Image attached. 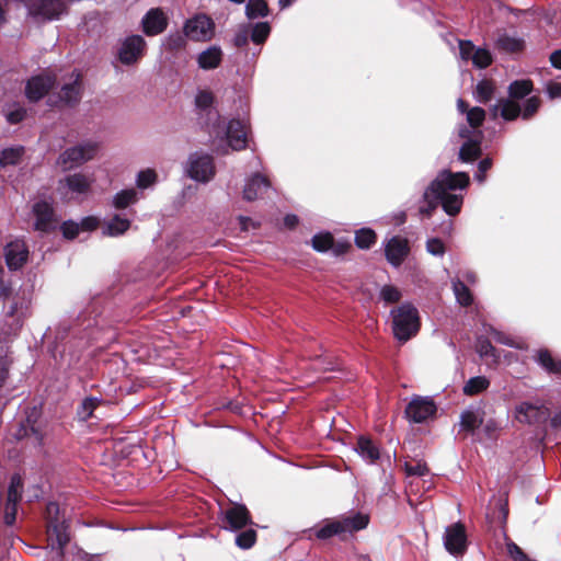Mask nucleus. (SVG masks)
<instances>
[{
  "label": "nucleus",
  "mask_w": 561,
  "mask_h": 561,
  "mask_svg": "<svg viewBox=\"0 0 561 561\" xmlns=\"http://www.w3.org/2000/svg\"><path fill=\"white\" fill-rule=\"evenodd\" d=\"M457 108L461 113H466L467 122L472 128L479 127L485 117V112L481 107H472L468 110V105L461 99L457 101Z\"/></svg>",
  "instance_id": "29"
},
{
  "label": "nucleus",
  "mask_w": 561,
  "mask_h": 561,
  "mask_svg": "<svg viewBox=\"0 0 561 561\" xmlns=\"http://www.w3.org/2000/svg\"><path fill=\"white\" fill-rule=\"evenodd\" d=\"M547 91L551 99L561 98V83H549Z\"/></svg>",
  "instance_id": "60"
},
{
  "label": "nucleus",
  "mask_w": 561,
  "mask_h": 561,
  "mask_svg": "<svg viewBox=\"0 0 561 561\" xmlns=\"http://www.w3.org/2000/svg\"><path fill=\"white\" fill-rule=\"evenodd\" d=\"M356 245L360 249H369L376 242V233L369 228H363L356 231Z\"/></svg>",
  "instance_id": "40"
},
{
  "label": "nucleus",
  "mask_w": 561,
  "mask_h": 561,
  "mask_svg": "<svg viewBox=\"0 0 561 561\" xmlns=\"http://www.w3.org/2000/svg\"><path fill=\"white\" fill-rule=\"evenodd\" d=\"M405 472L408 476H417L423 477L428 472V468L425 463L416 461V462H407L405 463Z\"/></svg>",
  "instance_id": "51"
},
{
  "label": "nucleus",
  "mask_w": 561,
  "mask_h": 561,
  "mask_svg": "<svg viewBox=\"0 0 561 561\" xmlns=\"http://www.w3.org/2000/svg\"><path fill=\"white\" fill-rule=\"evenodd\" d=\"M491 111L494 117L500 115L506 121L515 119L522 113L519 105L512 100L499 101Z\"/></svg>",
  "instance_id": "26"
},
{
  "label": "nucleus",
  "mask_w": 561,
  "mask_h": 561,
  "mask_svg": "<svg viewBox=\"0 0 561 561\" xmlns=\"http://www.w3.org/2000/svg\"><path fill=\"white\" fill-rule=\"evenodd\" d=\"M270 182L266 178L255 174L247 180L243 188V198L252 202L262 197L270 188Z\"/></svg>",
  "instance_id": "23"
},
{
  "label": "nucleus",
  "mask_w": 561,
  "mask_h": 561,
  "mask_svg": "<svg viewBox=\"0 0 561 561\" xmlns=\"http://www.w3.org/2000/svg\"><path fill=\"white\" fill-rule=\"evenodd\" d=\"M60 102L72 105L79 102L81 98V79L80 75L72 72L68 80L62 84L60 91Z\"/></svg>",
  "instance_id": "20"
},
{
  "label": "nucleus",
  "mask_w": 561,
  "mask_h": 561,
  "mask_svg": "<svg viewBox=\"0 0 561 561\" xmlns=\"http://www.w3.org/2000/svg\"><path fill=\"white\" fill-rule=\"evenodd\" d=\"M539 105H540V101L538 98L533 96V98L528 99L526 101L525 108L522 112L523 118L527 119L531 115H534L537 112Z\"/></svg>",
  "instance_id": "53"
},
{
  "label": "nucleus",
  "mask_w": 561,
  "mask_h": 561,
  "mask_svg": "<svg viewBox=\"0 0 561 561\" xmlns=\"http://www.w3.org/2000/svg\"><path fill=\"white\" fill-rule=\"evenodd\" d=\"M24 154L22 146L5 148L0 152V167L16 165L21 162Z\"/></svg>",
  "instance_id": "32"
},
{
  "label": "nucleus",
  "mask_w": 561,
  "mask_h": 561,
  "mask_svg": "<svg viewBox=\"0 0 561 561\" xmlns=\"http://www.w3.org/2000/svg\"><path fill=\"white\" fill-rule=\"evenodd\" d=\"M28 306L30 299L28 297H26L25 294H23L22 296H14L12 304L5 311V318L8 319L11 327L9 331L10 333L15 332L21 328L23 319L26 316Z\"/></svg>",
  "instance_id": "14"
},
{
  "label": "nucleus",
  "mask_w": 561,
  "mask_h": 561,
  "mask_svg": "<svg viewBox=\"0 0 561 561\" xmlns=\"http://www.w3.org/2000/svg\"><path fill=\"white\" fill-rule=\"evenodd\" d=\"M533 84L529 80L514 81L510 85V96L513 99H522L530 93Z\"/></svg>",
  "instance_id": "42"
},
{
  "label": "nucleus",
  "mask_w": 561,
  "mask_h": 561,
  "mask_svg": "<svg viewBox=\"0 0 561 561\" xmlns=\"http://www.w3.org/2000/svg\"><path fill=\"white\" fill-rule=\"evenodd\" d=\"M311 243L314 250L319 252H324L332 247L333 237L328 232L318 233L312 238Z\"/></svg>",
  "instance_id": "44"
},
{
  "label": "nucleus",
  "mask_w": 561,
  "mask_h": 561,
  "mask_svg": "<svg viewBox=\"0 0 561 561\" xmlns=\"http://www.w3.org/2000/svg\"><path fill=\"white\" fill-rule=\"evenodd\" d=\"M536 360L546 371L561 374V358L553 357L548 350H539Z\"/></svg>",
  "instance_id": "28"
},
{
  "label": "nucleus",
  "mask_w": 561,
  "mask_h": 561,
  "mask_svg": "<svg viewBox=\"0 0 561 561\" xmlns=\"http://www.w3.org/2000/svg\"><path fill=\"white\" fill-rule=\"evenodd\" d=\"M513 417L516 422L525 425H539L549 417L548 408L539 400L522 401L513 410Z\"/></svg>",
  "instance_id": "6"
},
{
  "label": "nucleus",
  "mask_w": 561,
  "mask_h": 561,
  "mask_svg": "<svg viewBox=\"0 0 561 561\" xmlns=\"http://www.w3.org/2000/svg\"><path fill=\"white\" fill-rule=\"evenodd\" d=\"M270 32L271 28L267 23H256L252 30L251 39L256 44H261L267 38Z\"/></svg>",
  "instance_id": "47"
},
{
  "label": "nucleus",
  "mask_w": 561,
  "mask_h": 561,
  "mask_svg": "<svg viewBox=\"0 0 561 561\" xmlns=\"http://www.w3.org/2000/svg\"><path fill=\"white\" fill-rule=\"evenodd\" d=\"M186 175L199 183L210 182L216 174V167L210 154L205 152H193L185 164Z\"/></svg>",
  "instance_id": "4"
},
{
  "label": "nucleus",
  "mask_w": 561,
  "mask_h": 561,
  "mask_svg": "<svg viewBox=\"0 0 561 561\" xmlns=\"http://www.w3.org/2000/svg\"><path fill=\"white\" fill-rule=\"evenodd\" d=\"M26 111L21 106H16L13 110H8L7 119L11 124L20 123L25 117Z\"/></svg>",
  "instance_id": "55"
},
{
  "label": "nucleus",
  "mask_w": 561,
  "mask_h": 561,
  "mask_svg": "<svg viewBox=\"0 0 561 561\" xmlns=\"http://www.w3.org/2000/svg\"><path fill=\"white\" fill-rule=\"evenodd\" d=\"M146 48L145 39L139 35L125 38L118 49V59L124 65L137 62L144 55Z\"/></svg>",
  "instance_id": "12"
},
{
  "label": "nucleus",
  "mask_w": 561,
  "mask_h": 561,
  "mask_svg": "<svg viewBox=\"0 0 561 561\" xmlns=\"http://www.w3.org/2000/svg\"><path fill=\"white\" fill-rule=\"evenodd\" d=\"M356 450L363 459L369 462L376 461L380 456L379 448L365 436L358 438Z\"/></svg>",
  "instance_id": "30"
},
{
  "label": "nucleus",
  "mask_w": 561,
  "mask_h": 561,
  "mask_svg": "<svg viewBox=\"0 0 561 561\" xmlns=\"http://www.w3.org/2000/svg\"><path fill=\"white\" fill-rule=\"evenodd\" d=\"M185 35L196 42H206L215 34V24L206 14L199 13L187 20L184 25Z\"/></svg>",
  "instance_id": "9"
},
{
  "label": "nucleus",
  "mask_w": 561,
  "mask_h": 561,
  "mask_svg": "<svg viewBox=\"0 0 561 561\" xmlns=\"http://www.w3.org/2000/svg\"><path fill=\"white\" fill-rule=\"evenodd\" d=\"M239 222H240V226H241L242 230H248L250 228H254L255 227L254 222L249 217L241 216L239 218Z\"/></svg>",
  "instance_id": "64"
},
{
  "label": "nucleus",
  "mask_w": 561,
  "mask_h": 561,
  "mask_svg": "<svg viewBox=\"0 0 561 561\" xmlns=\"http://www.w3.org/2000/svg\"><path fill=\"white\" fill-rule=\"evenodd\" d=\"M469 183V176L463 172L450 173L442 171L430 184L423 194V205L420 206V214L430 217L442 203L444 210L450 215H457L462 206V195L453 193L456 190L465 188Z\"/></svg>",
  "instance_id": "1"
},
{
  "label": "nucleus",
  "mask_w": 561,
  "mask_h": 561,
  "mask_svg": "<svg viewBox=\"0 0 561 561\" xmlns=\"http://www.w3.org/2000/svg\"><path fill=\"white\" fill-rule=\"evenodd\" d=\"M453 289L457 301L462 306H469L472 302V296L468 287L460 280L453 282Z\"/></svg>",
  "instance_id": "41"
},
{
  "label": "nucleus",
  "mask_w": 561,
  "mask_h": 561,
  "mask_svg": "<svg viewBox=\"0 0 561 561\" xmlns=\"http://www.w3.org/2000/svg\"><path fill=\"white\" fill-rule=\"evenodd\" d=\"M30 15L38 20L58 19L66 11L65 0H20Z\"/></svg>",
  "instance_id": "7"
},
{
  "label": "nucleus",
  "mask_w": 561,
  "mask_h": 561,
  "mask_svg": "<svg viewBox=\"0 0 561 561\" xmlns=\"http://www.w3.org/2000/svg\"><path fill=\"white\" fill-rule=\"evenodd\" d=\"M466 531L461 524L457 523L446 528L444 545L451 554H461L466 550Z\"/></svg>",
  "instance_id": "16"
},
{
  "label": "nucleus",
  "mask_w": 561,
  "mask_h": 561,
  "mask_svg": "<svg viewBox=\"0 0 561 561\" xmlns=\"http://www.w3.org/2000/svg\"><path fill=\"white\" fill-rule=\"evenodd\" d=\"M483 423V411L480 409L466 410L460 416V426L462 430L472 432Z\"/></svg>",
  "instance_id": "31"
},
{
  "label": "nucleus",
  "mask_w": 561,
  "mask_h": 561,
  "mask_svg": "<svg viewBox=\"0 0 561 561\" xmlns=\"http://www.w3.org/2000/svg\"><path fill=\"white\" fill-rule=\"evenodd\" d=\"M100 221L94 216L85 217L79 222L81 231H92L98 228Z\"/></svg>",
  "instance_id": "57"
},
{
  "label": "nucleus",
  "mask_w": 561,
  "mask_h": 561,
  "mask_svg": "<svg viewBox=\"0 0 561 561\" xmlns=\"http://www.w3.org/2000/svg\"><path fill=\"white\" fill-rule=\"evenodd\" d=\"M255 539H256L255 531L252 529H249V530H245V531L239 534L236 537V543L238 547H240L242 549H249L254 545Z\"/></svg>",
  "instance_id": "49"
},
{
  "label": "nucleus",
  "mask_w": 561,
  "mask_h": 561,
  "mask_svg": "<svg viewBox=\"0 0 561 561\" xmlns=\"http://www.w3.org/2000/svg\"><path fill=\"white\" fill-rule=\"evenodd\" d=\"M167 24V18L160 9L149 10L142 19L144 32L150 36L162 33Z\"/></svg>",
  "instance_id": "22"
},
{
  "label": "nucleus",
  "mask_w": 561,
  "mask_h": 561,
  "mask_svg": "<svg viewBox=\"0 0 561 561\" xmlns=\"http://www.w3.org/2000/svg\"><path fill=\"white\" fill-rule=\"evenodd\" d=\"M436 413V405L428 397H414L405 409V416L410 422L424 423Z\"/></svg>",
  "instance_id": "10"
},
{
  "label": "nucleus",
  "mask_w": 561,
  "mask_h": 561,
  "mask_svg": "<svg viewBox=\"0 0 561 561\" xmlns=\"http://www.w3.org/2000/svg\"><path fill=\"white\" fill-rule=\"evenodd\" d=\"M481 133H478V139L468 140L460 149L459 157L463 161H472L480 154V139Z\"/></svg>",
  "instance_id": "35"
},
{
  "label": "nucleus",
  "mask_w": 561,
  "mask_h": 561,
  "mask_svg": "<svg viewBox=\"0 0 561 561\" xmlns=\"http://www.w3.org/2000/svg\"><path fill=\"white\" fill-rule=\"evenodd\" d=\"M98 403L99 402L95 398L85 399L78 411L79 416L82 420H87L88 417H90L94 409L98 407Z\"/></svg>",
  "instance_id": "50"
},
{
  "label": "nucleus",
  "mask_w": 561,
  "mask_h": 561,
  "mask_svg": "<svg viewBox=\"0 0 561 561\" xmlns=\"http://www.w3.org/2000/svg\"><path fill=\"white\" fill-rule=\"evenodd\" d=\"M410 247L407 239L401 237H392L385 244V255L387 261L394 267L402 264L409 255Z\"/></svg>",
  "instance_id": "15"
},
{
  "label": "nucleus",
  "mask_w": 561,
  "mask_h": 561,
  "mask_svg": "<svg viewBox=\"0 0 561 561\" xmlns=\"http://www.w3.org/2000/svg\"><path fill=\"white\" fill-rule=\"evenodd\" d=\"M16 505L18 502H9V500L7 501L4 514L5 524L12 525L14 523L16 515Z\"/></svg>",
  "instance_id": "56"
},
{
  "label": "nucleus",
  "mask_w": 561,
  "mask_h": 561,
  "mask_svg": "<svg viewBox=\"0 0 561 561\" xmlns=\"http://www.w3.org/2000/svg\"><path fill=\"white\" fill-rule=\"evenodd\" d=\"M214 103V95L208 90H201L195 96V104L199 110L206 111L211 107Z\"/></svg>",
  "instance_id": "46"
},
{
  "label": "nucleus",
  "mask_w": 561,
  "mask_h": 561,
  "mask_svg": "<svg viewBox=\"0 0 561 561\" xmlns=\"http://www.w3.org/2000/svg\"><path fill=\"white\" fill-rule=\"evenodd\" d=\"M4 256L10 270H19L27 261L28 249L23 240L16 239L7 244Z\"/></svg>",
  "instance_id": "17"
},
{
  "label": "nucleus",
  "mask_w": 561,
  "mask_h": 561,
  "mask_svg": "<svg viewBox=\"0 0 561 561\" xmlns=\"http://www.w3.org/2000/svg\"><path fill=\"white\" fill-rule=\"evenodd\" d=\"M496 45L502 50L515 53L523 49L524 41L518 37L504 34L497 38Z\"/></svg>",
  "instance_id": "36"
},
{
  "label": "nucleus",
  "mask_w": 561,
  "mask_h": 561,
  "mask_svg": "<svg viewBox=\"0 0 561 561\" xmlns=\"http://www.w3.org/2000/svg\"><path fill=\"white\" fill-rule=\"evenodd\" d=\"M93 180L89 179L87 175L82 173H75L66 176L59 183V190L65 192L66 190L77 193L83 194L87 193L92 184Z\"/></svg>",
  "instance_id": "24"
},
{
  "label": "nucleus",
  "mask_w": 561,
  "mask_h": 561,
  "mask_svg": "<svg viewBox=\"0 0 561 561\" xmlns=\"http://www.w3.org/2000/svg\"><path fill=\"white\" fill-rule=\"evenodd\" d=\"M492 335L496 342L502 343L504 345L519 348V350L527 348V345L523 340L514 339V337H512L503 332H500L497 330H492Z\"/></svg>",
  "instance_id": "43"
},
{
  "label": "nucleus",
  "mask_w": 561,
  "mask_h": 561,
  "mask_svg": "<svg viewBox=\"0 0 561 561\" xmlns=\"http://www.w3.org/2000/svg\"><path fill=\"white\" fill-rule=\"evenodd\" d=\"M368 525V516L362 513H355L350 516L331 519L320 527L316 536L319 539H328L332 536H346L354 531L362 530Z\"/></svg>",
  "instance_id": "2"
},
{
  "label": "nucleus",
  "mask_w": 561,
  "mask_h": 561,
  "mask_svg": "<svg viewBox=\"0 0 561 561\" xmlns=\"http://www.w3.org/2000/svg\"><path fill=\"white\" fill-rule=\"evenodd\" d=\"M130 227V221L119 215L114 216L104 224L103 234L108 237H118L125 233Z\"/></svg>",
  "instance_id": "27"
},
{
  "label": "nucleus",
  "mask_w": 561,
  "mask_h": 561,
  "mask_svg": "<svg viewBox=\"0 0 561 561\" xmlns=\"http://www.w3.org/2000/svg\"><path fill=\"white\" fill-rule=\"evenodd\" d=\"M158 182V174L153 169H145L137 173L136 186L139 190L150 188Z\"/></svg>",
  "instance_id": "34"
},
{
  "label": "nucleus",
  "mask_w": 561,
  "mask_h": 561,
  "mask_svg": "<svg viewBox=\"0 0 561 561\" xmlns=\"http://www.w3.org/2000/svg\"><path fill=\"white\" fill-rule=\"evenodd\" d=\"M219 129L217 134L222 133L227 139L229 147L233 150H242L248 142V127L243 121L232 119L227 125L216 127Z\"/></svg>",
  "instance_id": "11"
},
{
  "label": "nucleus",
  "mask_w": 561,
  "mask_h": 561,
  "mask_svg": "<svg viewBox=\"0 0 561 561\" xmlns=\"http://www.w3.org/2000/svg\"><path fill=\"white\" fill-rule=\"evenodd\" d=\"M22 492V479L20 476L14 474L11 478L9 491H8V500L9 502H19L21 499Z\"/></svg>",
  "instance_id": "45"
},
{
  "label": "nucleus",
  "mask_w": 561,
  "mask_h": 561,
  "mask_svg": "<svg viewBox=\"0 0 561 561\" xmlns=\"http://www.w3.org/2000/svg\"><path fill=\"white\" fill-rule=\"evenodd\" d=\"M62 234L67 239L76 238L81 231L79 222L75 221H65L61 226Z\"/></svg>",
  "instance_id": "52"
},
{
  "label": "nucleus",
  "mask_w": 561,
  "mask_h": 561,
  "mask_svg": "<svg viewBox=\"0 0 561 561\" xmlns=\"http://www.w3.org/2000/svg\"><path fill=\"white\" fill-rule=\"evenodd\" d=\"M59 511L57 503H49L47 505V515H48V542L53 549L59 550V553L62 552L64 547L68 543L70 537L67 531V525L64 522H58L55 519L53 515H56Z\"/></svg>",
  "instance_id": "8"
},
{
  "label": "nucleus",
  "mask_w": 561,
  "mask_h": 561,
  "mask_svg": "<svg viewBox=\"0 0 561 561\" xmlns=\"http://www.w3.org/2000/svg\"><path fill=\"white\" fill-rule=\"evenodd\" d=\"M494 92V85L489 80L480 81L474 90V98L480 103H486L491 100Z\"/></svg>",
  "instance_id": "39"
},
{
  "label": "nucleus",
  "mask_w": 561,
  "mask_h": 561,
  "mask_svg": "<svg viewBox=\"0 0 561 561\" xmlns=\"http://www.w3.org/2000/svg\"><path fill=\"white\" fill-rule=\"evenodd\" d=\"M478 351L481 356L493 355V346L486 341L480 343Z\"/></svg>",
  "instance_id": "61"
},
{
  "label": "nucleus",
  "mask_w": 561,
  "mask_h": 561,
  "mask_svg": "<svg viewBox=\"0 0 561 561\" xmlns=\"http://www.w3.org/2000/svg\"><path fill=\"white\" fill-rule=\"evenodd\" d=\"M245 13L249 19L265 16L268 13L267 3L264 0H249Z\"/></svg>",
  "instance_id": "38"
},
{
  "label": "nucleus",
  "mask_w": 561,
  "mask_h": 561,
  "mask_svg": "<svg viewBox=\"0 0 561 561\" xmlns=\"http://www.w3.org/2000/svg\"><path fill=\"white\" fill-rule=\"evenodd\" d=\"M550 61L553 67L561 69V49L551 54Z\"/></svg>",
  "instance_id": "63"
},
{
  "label": "nucleus",
  "mask_w": 561,
  "mask_h": 561,
  "mask_svg": "<svg viewBox=\"0 0 561 561\" xmlns=\"http://www.w3.org/2000/svg\"><path fill=\"white\" fill-rule=\"evenodd\" d=\"M394 336L405 342L420 329V319L416 308L411 305H401L391 311Z\"/></svg>",
  "instance_id": "3"
},
{
  "label": "nucleus",
  "mask_w": 561,
  "mask_h": 561,
  "mask_svg": "<svg viewBox=\"0 0 561 561\" xmlns=\"http://www.w3.org/2000/svg\"><path fill=\"white\" fill-rule=\"evenodd\" d=\"M380 298L387 304H393L400 300L401 293L400 290L391 285H385L380 289Z\"/></svg>",
  "instance_id": "48"
},
{
  "label": "nucleus",
  "mask_w": 561,
  "mask_h": 561,
  "mask_svg": "<svg viewBox=\"0 0 561 561\" xmlns=\"http://www.w3.org/2000/svg\"><path fill=\"white\" fill-rule=\"evenodd\" d=\"M490 381L484 376L472 377L466 382L463 392L469 396L478 394L488 389Z\"/></svg>",
  "instance_id": "37"
},
{
  "label": "nucleus",
  "mask_w": 561,
  "mask_h": 561,
  "mask_svg": "<svg viewBox=\"0 0 561 561\" xmlns=\"http://www.w3.org/2000/svg\"><path fill=\"white\" fill-rule=\"evenodd\" d=\"M54 82L50 76L32 77L26 83V98L32 102L41 100L53 88Z\"/></svg>",
  "instance_id": "18"
},
{
  "label": "nucleus",
  "mask_w": 561,
  "mask_h": 561,
  "mask_svg": "<svg viewBox=\"0 0 561 561\" xmlns=\"http://www.w3.org/2000/svg\"><path fill=\"white\" fill-rule=\"evenodd\" d=\"M492 167L491 159H483L479 163V170L476 174V180L480 183L484 182L486 171Z\"/></svg>",
  "instance_id": "58"
},
{
  "label": "nucleus",
  "mask_w": 561,
  "mask_h": 561,
  "mask_svg": "<svg viewBox=\"0 0 561 561\" xmlns=\"http://www.w3.org/2000/svg\"><path fill=\"white\" fill-rule=\"evenodd\" d=\"M507 551H508L510 556L513 559H515L516 561H522L525 558L520 548L518 546H516L515 543H508Z\"/></svg>",
  "instance_id": "59"
},
{
  "label": "nucleus",
  "mask_w": 561,
  "mask_h": 561,
  "mask_svg": "<svg viewBox=\"0 0 561 561\" xmlns=\"http://www.w3.org/2000/svg\"><path fill=\"white\" fill-rule=\"evenodd\" d=\"M138 201V194L135 188H127L116 193L113 197V205L116 208H126Z\"/></svg>",
  "instance_id": "33"
},
{
  "label": "nucleus",
  "mask_w": 561,
  "mask_h": 561,
  "mask_svg": "<svg viewBox=\"0 0 561 561\" xmlns=\"http://www.w3.org/2000/svg\"><path fill=\"white\" fill-rule=\"evenodd\" d=\"M427 251L436 256H442L445 252L444 243L436 238L430 239L426 243Z\"/></svg>",
  "instance_id": "54"
},
{
  "label": "nucleus",
  "mask_w": 561,
  "mask_h": 561,
  "mask_svg": "<svg viewBox=\"0 0 561 561\" xmlns=\"http://www.w3.org/2000/svg\"><path fill=\"white\" fill-rule=\"evenodd\" d=\"M7 375V360L5 357L0 353V387L4 382Z\"/></svg>",
  "instance_id": "62"
},
{
  "label": "nucleus",
  "mask_w": 561,
  "mask_h": 561,
  "mask_svg": "<svg viewBox=\"0 0 561 561\" xmlns=\"http://www.w3.org/2000/svg\"><path fill=\"white\" fill-rule=\"evenodd\" d=\"M459 56L462 60H471L478 68H486L492 62L491 53L484 48H477L470 41H459Z\"/></svg>",
  "instance_id": "13"
},
{
  "label": "nucleus",
  "mask_w": 561,
  "mask_h": 561,
  "mask_svg": "<svg viewBox=\"0 0 561 561\" xmlns=\"http://www.w3.org/2000/svg\"><path fill=\"white\" fill-rule=\"evenodd\" d=\"M222 60V50L218 46H210L197 56L198 67L204 70L217 68Z\"/></svg>",
  "instance_id": "25"
},
{
  "label": "nucleus",
  "mask_w": 561,
  "mask_h": 561,
  "mask_svg": "<svg viewBox=\"0 0 561 561\" xmlns=\"http://www.w3.org/2000/svg\"><path fill=\"white\" fill-rule=\"evenodd\" d=\"M99 150L98 142L87 141L66 149L57 159V164L62 170H70L92 160Z\"/></svg>",
  "instance_id": "5"
},
{
  "label": "nucleus",
  "mask_w": 561,
  "mask_h": 561,
  "mask_svg": "<svg viewBox=\"0 0 561 561\" xmlns=\"http://www.w3.org/2000/svg\"><path fill=\"white\" fill-rule=\"evenodd\" d=\"M33 213L36 217L35 229L48 231L54 227V214L50 204L46 201H39L34 204Z\"/></svg>",
  "instance_id": "21"
},
{
  "label": "nucleus",
  "mask_w": 561,
  "mask_h": 561,
  "mask_svg": "<svg viewBox=\"0 0 561 561\" xmlns=\"http://www.w3.org/2000/svg\"><path fill=\"white\" fill-rule=\"evenodd\" d=\"M226 529L238 530L250 523V516L244 505L236 504L225 512Z\"/></svg>",
  "instance_id": "19"
}]
</instances>
